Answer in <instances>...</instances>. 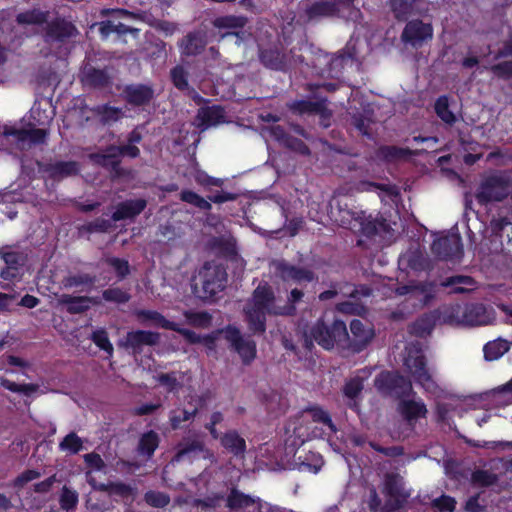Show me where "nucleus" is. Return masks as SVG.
Returning a JSON list of instances; mask_svg holds the SVG:
<instances>
[{
	"label": "nucleus",
	"mask_w": 512,
	"mask_h": 512,
	"mask_svg": "<svg viewBox=\"0 0 512 512\" xmlns=\"http://www.w3.org/2000/svg\"><path fill=\"white\" fill-rule=\"evenodd\" d=\"M225 339L229 342L242 359L244 364H250L256 357V344L253 340L244 338L235 327H227L224 331Z\"/></svg>",
	"instance_id": "nucleus-9"
},
{
	"label": "nucleus",
	"mask_w": 512,
	"mask_h": 512,
	"mask_svg": "<svg viewBox=\"0 0 512 512\" xmlns=\"http://www.w3.org/2000/svg\"><path fill=\"white\" fill-rule=\"evenodd\" d=\"M180 198L182 201L187 202L195 207H198L202 210H210L211 204L205 200L203 197L198 195L197 193L190 191V190H184L180 194Z\"/></svg>",
	"instance_id": "nucleus-46"
},
{
	"label": "nucleus",
	"mask_w": 512,
	"mask_h": 512,
	"mask_svg": "<svg viewBox=\"0 0 512 512\" xmlns=\"http://www.w3.org/2000/svg\"><path fill=\"white\" fill-rule=\"evenodd\" d=\"M91 111L100 118L103 124L116 122L123 116V112L120 108L109 105H99L91 109Z\"/></svg>",
	"instance_id": "nucleus-32"
},
{
	"label": "nucleus",
	"mask_w": 512,
	"mask_h": 512,
	"mask_svg": "<svg viewBox=\"0 0 512 512\" xmlns=\"http://www.w3.org/2000/svg\"><path fill=\"white\" fill-rule=\"evenodd\" d=\"M48 13L39 9H32L17 15V22L22 25H36L47 21Z\"/></svg>",
	"instance_id": "nucleus-36"
},
{
	"label": "nucleus",
	"mask_w": 512,
	"mask_h": 512,
	"mask_svg": "<svg viewBox=\"0 0 512 512\" xmlns=\"http://www.w3.org/2000/svg\"><path fill=\"white\" fill-rule=\"evenodd\" d=\"M197 413V408H194L191 411L182 410L178 415L176 411H172L170 414V423L173 429H178L182 422H186L191 420Z\"/></svg>",
	"instance_id": "nucleus-53"
},
{
	"label": "nucleus",
	"mask_w": 512,
	"mask_h": 512,
	"mask_svg": "<svg viewBox=\"0 0 512 512\" xmlns=\"http://www.w3.org/2000/svg\"><path fill=\"white\" fill-rule=\"evenodd\" d=\"M310 339L306 336V347L310 348L312 340L316 341L324 349H331L336 343L345 340L348 337L347 328L343 321L334 320L331 324L324 321H317L309 333Z\"/></svg>",
	"instance_id": "nucleus-6"
},
{
	"label": "nucleus",
	"mask_w": 512,
	"mask_h": 512,
	"mask_svg": "<svg viewBox=\"0 0 512 512\" xmlns=\"http://www.w3.org/2000/svg\"><path fill=\"white\" fill-rule=\"evenodd\" d=\"M94 283V278L88 274H76L65 277L62 280V285L66 289L79 287V286H91Z\"/></svg>",
	"instance_id": "nucleus-45"
},
{
	"label": "nucleus",
	"mask_w": 512,
	"mask_h": 512,
	"mask_svg": "<svg viewBox=\"0 0 512 512\" xmlns=\"http://www.w3.org/2000/svg\"><path fill=\"white\" fill-rule=\"evenodd\" d=\"M511 192V178L505 173H494L483 178L476 190L475 198L481 205L502 202Z\"/></svg>",
	"instance_id": "nucleus-3"
},
{
	"label": "nucleus",
	"mask_w": 512,
	"mask_h": 512,
	"mask_svg": "<svg viewBox=\"0 0 512 512\" xmlns=\"http://www.w3.org/2000/svg\"><path fill=\"white\" fill-rule=\"evenodd\" d=\"M432 504L440 512H452L455 509L456 501L450 496L442 495L441 497L434 499Z\"/></svg>",
	"instance_id": "nucleus-59"
},
{
	"label": "nucleus",
	"mask_w": 512,
	"mask_h": 512,
	"mask_svg": "<svg viewBox=\"0 0 512 512\" xmlns=\"http://www.w3.org/2000/svg\"><path fill=\"white\" fill-rule=\"evenodd\" d=\"M336 11L335 4L327 1L305 4L304 7L305 18L308 21L333 16Z\"/></svg>",
	"instance_id": "nucleus-24"
},
{
	"label": "nucleus",
	"mask_w": 512,
	"mask_h": 512,
	"mask_svg": "<svg viewBox=\"0 0 512 512\" xmlns=\"http://www.w3.org/2000/svg\"><path fill=\"white\" fill-rule=\"evenodd\" d=\"M78 503V494L76 491L71 490L67 487H63L62 493L60 496V505L61 508L69 512L73 510Z\"/></svg>",
	"instance_id": "nucleus-49"
},
{
	"label": "nucleus",
	"mask_w": 512,
	"mask_h": 512,
	"mask_svg": "<svg viewBox=\"0 0 512 512\" xmlns=\"http://www.w3.org/2000/svg\"><path fill=\"white\" fill-rule=\"evenodd\" d=\"M92 341L101 350L108 353L109 356L113 354V345L111 344L108 334L104 329H98L93 332L91 336Z\"/></svg>",
	"instance_id": "nucleus-48"
},
{
	"label": "nucleus",
	"mask_w": 512,
	"mask_h": 512,
	"mask_svg": "<svg viewBox=\"0 0 512 512\" xmlns=\"http://www.w3.org/2000/svg\"><path fill=\"white\" fill-rule=\"evenodd\" d=\"M356 227H359L361 232L367 236L373 235L377 232V224L372 220H368L364 212L362 219H359L356 223Z\"/></svg>",
	"instance_id": "nucleus-61"
},
{
	"label": "nucleus",
	"mask_w": 512,
	"mask_h": 512,
	"mask_svg": "<svg viewBox=\"0 0 512 512\" xmlns=\"http://www.w3.org/2000/svg\"><path fill=\"white\" fill-rule=\"evenodd\" d=\"M442 286H454L455 293L466 292L474 286V280L469 276H453L442 282Z\"/></svg>",
	"instance_id": "nucleus-39"
},
{
	"label": "nucleus",
	"mask_w": 512,
	"mask_h": 512,
	"mask_svg": "<svg viewBox=\"0 0 512 512\" xmlns=\"http://www.w3.org/2000/svg\"><path fill=\"white\" fill-rule=\"evenodd\" d=\"M144 499L148 505L155 508H163L170 503L169 495L159 491L146 492Z\"/></svg>",
	"instance_id": "nucleus-47"
},
{
	"label": "nucleus",
	"mask_w": 512,
	"mask_h": 512,
	"mask_svg": "<svg viewBox=\"0 0 512 512\" xmlns=\"http://www.w3.org/2000/svg\"><path fill=\"white\" fill-rule=\"evenodd\" d=\"M156 382L163 386L168 392H176L182 387V372L160 373L154 376Z\"/></svg>",
	"instance_id": "nucleus-31"
},
{
	"label": "nucleus",
	"mask_w": 512,
	"mask_h": 512,
	"mask_svg": "<svg viewBox=\"0 0 512 512\" xmlns=\"http://www.w3.org/2000/svg\"><path fill=\"white\" fill-rule=\"evenodd\" d=\"M104 491L107 492L110 496H116L122 498L123 500L130 501L134 499L135 495V488L123 482L108 483L106 484V489Z\"/></svg>",
	"instance_id": "nucleus-33"
},
{
	"label": "nucleus",
	"mask_w": 512,
	"mask_h": 512,
	"mask_svg": "<svg viewBox=\"0 0 512 512\" xmlns=\"http://www.w3.org/2000/svg\"><path fill=\"white\" fill-rule=\"evenodd\" d=\"M144 199L128 200L120 203L112 215L114 221H120L127 218H133L139 215L146 207Z\"/></svg>",
	"instance_id": "nucleus-22"
},
{
	"label": "nucleus",
	"mask_w": 512,
	"mask_h": 512,
	"mask_svg": "<svg viewBox=\"0 0 512 512\" xmlns=\"http://www.w3.org/2000/svg\"><path fill=\"white\" fill-rule=\"evenodd\" d=\"M400 413L408 420L425 417L427 409L422 401H402L399 405Z\"/></svg>",
	"instance_id": "nucleus-30"
},
{
	"label": "nucleus",
	"mask_w": 512,
	"mask_h": 512,
	"mask_svg": "<svg viewBox=\"0 0 512 512\" xmlns=\"http://www.w3.org/2000/svg\"><path fill=\"white\" fill-rule=\"evenodd\" d=\"M160 335L151 331H132L119 342V345L131 349L134 354L140 353L144 346H153L159 342Z\"/></svg>",
	"instance_id": "nucleus-15"
},
{
	"label": "nucleus",
	"mask_w": 512,
	"mask_h": 512,
	"mask_svg": "<svg viewBox=\"0 0 512 512\" xmlns=\"http://www.w3.org/2000/svg\"><path fill=\"white\" fill-rule=\"evenodd\" d=\"M226 282L225 269L213 262H206L192 279V292L195 297L212 302L224 290Z\"/></svg>",
	"instance_id": "nucleus-2"
},
{
	"label": "nucleus",
	"mask_w": 512,
	"mask_h": 512,
	"mask_svg": "<svg viewBox=\"0 0 512 512\" xmlns=\"http://www.w3.org/2000/svg\"><path fill=\"white\" fill-rule=\"evenodd\" d=\"M363 211L356 212L349 209L338 208V216H335V221L339 222L341 226L350 229L356 228V223L362 219Z\"/></svg>",
	"instance_id": "nucleus-37"
},
{
	"label": "nucleus",
	"mask_w": 512,
	"mask_h": 512,
	"mask_svg": "<svg viewBox=\"0 0 512 512\" xmlns=\"http://www.w3.org/2000/svg\"><path fill=\"white\" fill-rule=\"evenodd\" d=\"M261 62L268 68L274 70L285 69V63L281 54L276 50H265L260 54Z\"/></svg>",
	"instance_id": "nucleus-41"
},
{
	"label": "nucleus",
	"mask_w": 512,
	"mask_h": 512,
	"mask_svg": "<svg viewBox=\"0 0 512 512\" xmlns=\"http://www.w3.org/2000/svg\"><path fill=\"white\" fill-rule=\"evenodd\" d=\"M199 457L210 459L212 462L215 461L214 454L206 449L202 442L194 440L190 443L180 444L178 446V451L172 459V463H179L186 460L192 462Z\"/></svg>",
	"instance_id": "nucleus-16"
},
{
	"label": "nucleus",
	"mask_w": 512,
	"mask_h": 512,
	"mask_svg": "<svg viewBox=\"0 0 512 512\" xmlns=\"http://www.w3.org/2000/svg\"><path fill=\"white\" fill-rule=\"evenodd\" d=\"M103 298L106 301H112L116 303H125L129 300V295L119 288H110L103 292Z\"/></svg>",
	"instance_id": "nucleus-60"
},
{
	"label": "nucleus",
	"mask_w": 512,
	"mask_h": 512,
	"mask_svg": "<svg viewBox=\"0 0 512 512\" xmlns=\"http://www.w3.org/2000/svg\"><path fill=\"white\" fill-rule=\"evenodd\" d=\"M410 152L407 149L395 146H386L380 149V155L387 160H395L408 156Z\"/></svg>",
	"instance_id": "nucleus-54"
},
{
	"label": "nucleus",
	"mask_w": 512,
	"mask_h": 512,
	"mask_svg": "<svg viewBox=\"0 0 512 512\" xmlns=\"http://www.w3.org/2000/svg\"><path fill=\"white\" fill-rule=\"evenodd\" d=\"M83 446V442L76 433L71 432L64 437V439L59 443V449L63 452H67L70 454L78 453Z\"/></svg>",
	"instance_id": "nucleus-44"
},
{
	"label": "nucleus",
	"mask_w": 512,
	"mask_h": 512,
	"mask_svg": "<svg viewBox=\"0 0 512 512\" xmlns=\"http://www.w3.org/2000/svg\"><path fill=\"white\" fill-rule=\"evenodd\" d=\"M491 70L495 75L499 77H512V60L494 65L491 67Z\"/></svg>",
	"instance_id": "nucleus-63"
},
{
	"label": "nucleus",
	"mask_w": 512,
	"mask_h": 512,
	"mask_svg": "<svg viewBox=\"0 0 512 512\" xmlns=\"http://www.w3.org/2000/svg\"><path fill=\"white\" fill-rule=\"evenodd\" d=\"M310 413H311L312 419L315 422H321V423L327 425L332 432H336V427L333 424L331 417L325 410H323L319 407H314L310 410Z\"/></svg>",
	"instance_id": "nucleus-57"
},
{
	"label": "nucleus",
	"mask_w": 512,
	"mask_h": 512,
	"mask_svg": "<svg viewBox=\"0 0 512 512\" xmlns=\"http://www.w3.org/2000/svg\"><path fill=\"white\" fill-rule=\"evenodd\" d=\"M174 328H169V330H173L181 334L186 341H188L191 344L195 343H201L202 341L206 340V338L196 334L194 331L182 328L178 323L173 322Z\"/></svg>",
	"instance_id": "nucleus-58"
},
{
	"label": "nucleus",
	"mask_w": 512,
	"mask_h": 512,
	"mask_svg": "<svg viewBox=\"0 0 512 512\" xmlns=\"http://www.w3.org/2000/svg\"><path fill=\"white\" fill-rule=\"evenodd\" d=\"M433 254L442 260L460 258L462 255L461 238L458 235L441 237L432 244Z\"/></svg>",
	"instance_id": "nucleus-13"
},
{
	"label": "nucleus",
	"mask_w": 512,
	"mask_h": 512,
	"mask_svg": "<svg viewBox=\"0 0 512 512\" xmlns=\"http://www.w3.org/2000/svg\"><path fill=\"white\" fill-rule=\"evenodd\" d=\"M350 348L354 352H360L365 349L374 338V329L370 324L363 323L361 320L354 319L350 323Z\"/></svg>",
	"instance_id": "nucleus-14"
},
{
	"label": "nucleus",
	"mask_w": 512,
	"mask_h": 512,
	"mask_svg": "<svg viewBox=\"0 0 512 512\" xmlns=\"http://www.w3.org/2000/svg\"><path fill=\"white\" fill-rule=\"evenodd\" d=\"M186 323L196 328H208L211 325L212 317L206 311L186 310L183 313Z\"/></svg>",
	"instance_id": "nucleus-34"
},
{
	"label": "nucleus",
	"mask_w": 512,
	"mask_h": 512,
	"mask_svg": "<svg viewBox=\"0 0 512 512\" xmlns=\"http://www.w3.org/2000/svg\"><path fill=\"white\" fill-rule=\"evenodd\" d=\"M443 321L450 325L482 326L490 324L493 317L481 304L455 305L444 313Z\"/></svg>",
	"instance_id": "nucleus-4"
},
{
	"label": "nucleus",
	"mask_w": 512,
	"mask_h": 512,
	"mask_svg": "<svg viewBox=\"0 0 512 512\" xmlns=\"http://www.w3.org/2000/svg\"><path fill=\"white\" fill-rule=\"evenodd\" d=\"M435 111L438 117L447 124H453L456 121V116L449 109V102L446 96H441L435 103Z\"/></svg>",
	"instance_id": "nucleus-43"
},
{
	"label": "nucleus",
	"mask_w": 512,
	"mask_h": 512,
	"mask_svg": "<svg viewBox=\"0 0 512 512\" xmlns=\"http://www.w3.org/2000/svg\"><path fill=\"white\" fill-rule=\"evenodd\" d=\"M247 24V18L244 16H235V15H227L217 17L213 21L214 27L222 30H227V32L221 35V39H224L227 36H235L237 38V43L239 39V32L236 30L242 29Z\"/></svg>",
	"instance_id": "nucleus-20"
},
{
	"label": "nucleus",
	"mask_w": 512,
	"mask_h": 512,
	"mask_svg": "<svg viewBox=\"0 0 512 512\" xmlns=\"http://www.w3.org/2000/svg\"><path fill=\"white\" fill-rule=\"evenodd\" d=\"M510 349V342L505 339L498 338L488 342L484 348V357L488 361L497 360L502 357Z\"/></svg>",
	"instance_id": "nucleus-29"
},
{
	"label": "nucleus",
	"mask_w": 512,
	"mask_h": 512,
	"mask_svg": "<svg viewBox=\"0 0 512 512\" xmlns=\"http://www.w3.org/2000/svg\"><path fill=\"white\" fill-rule=\"evenodd\" d=\"M58 301L60 304L67 307L69 313H82L88 310L91 304L96 303L92 298L86 296H72L69 294H62Z\"/></svg>",
	"instance_id": "nucleus-25"
},
{
	"label": "nucleus",
	"mask_w": 512,
	"mask_h": 512,
	"mask_svg": "<svg viewBox=\"0 0 512 512\" xmlns=\"http://www.w3.org/2000/svg\"><path fill=\"white\" fill-rule=\"evenodd\" d=\"M207 45V33L204 30H197L188 33L179 43L181 53L186 56L200 54Z\"/></svg>",
	"instance_id": "nucleus-19"
},
{
	"label": "nucleus",
	"mask_w": 512,
	"mask_h": 512,
	"mask_svg": "<svg viewBox=\"0 0 512 512\" xmlns=\"http://www.w3.org/2000/svg\"><path fill=\"white\" fill-rule=\"evenodd\" d=\"M83 458L84 462L89 467L88 471H102L106 466L102 457L95 452L87 453Z\"/></svg>",
	"instance_id": "nucleus-55"
},
{
	"label": "nucleus",
	"mask_w": 512,
	"mask_h": 512,
	"mask_svg": "<svg viewBox=\"0 0 512 512\" xmlns=\"http://www.w3.org/2000/svg\"><path fill=\"white\" fill-rule=\"evenodd\" d=\"M225 122L224 110L219 106L203 107L197 112L194 124L201 131Z\"/></svg>",
	"instance_id": "nucleus-18"
},
{
	"label": "nucleus",
	"mask_w": 512,
	"mask_h": 512,
	"mask_svg": "<svg viewBox=\"0 0 512 512\" xmlns=\"http://www.w3.org/2000/svg\"><path fill=\"white\" fill-rule=\"evenodd\" d=\"M38 477H40L39 472L35 470H26L14 480V486L22 487L26 483L33 481Z\"/></svg>",
	"instance_id": "nucleus-64"
},
{
	"label": "nucleus",
	"mask_w": 512,
	"mask_h": 512,
	"mask_svg": "<svg viewBox=\"0 0 512 512\" xmlns=\"http://www.w3.org/2000/svg\"><path fill=\"white\" fill-rule=\"evenodd\" d=\"M106 262L115 270L121 279L129 274V263L127 260L111 257L108 258Z\"/></svg>",
	"instance_id": "nucleus-56"
},
{
	"label": "nucleus",
	"mask_w": 512,
	"mask_h": 512,
	"mask_svg": "<svg viewBox=\"0 0 512 512\" xmlns=\"http://www.w3.org/2000/svg\"><path fill=\"white\" fill-rule=\"evenodd\" d=\"M139 316L143 317L144 319L151 320L155 322L157 325H159L162 328L169 329L174 328L173 322L165 319L164 316H162L160 313L156 311L151 310H144L140 311L138 313Z\"/></svg>",
	"instance_id": "nucleus-52"
},
{
	"label": "nucleus",
	"mask_w": 512,
	"mask_h": 512,
	"mask_svg": "<svg viewBox=\"0 0 512 512\" xmlns=\"http://www.w3.org/2000/svg\"><path fill=\"white\" fill-rule=\"evenodd\" d=\"M46 171L54 179H63L76 175L79 172V164L75 161H58L49 164Z\"/></svg>",
	"instance_id": "nucleus-26"
},
{
	"label": "nucleus",
	"mask_w": 512,
	"mask_h": 512,
	"mask_svg": "<svg viewBox=\"0 0 512 512\" xmlns=\"http://www.w3.org/2000/svg\"><path fill=\"white\" fill-rule=\"evenodd\" d=\"M471 480L475 485L485 487L494 484L497 481V477L488 471L477 470L473 472Z\"/></svg>",
	"instance_id": "nucleus-51"
},
{
	"label": "nucleus",
	"mask_w": 512,
	"mask_h": 512,
	"mask_svg": "<svg viewBox=\"0 0 512 512\" xmlns=\"http://www.w3.org/2000/svg\"><path fill=\"white\" fill-rule=\"evenodd\" d=\"M140 151L138 147L134 145H124L120 147H113L110 149V155H127L131 158H136L139 155Z\"/></svg>",
	"instance_id": "nucleus-62"
},
{
	"label": "nucleus",
	"mask_w": 512,
	"mask_h": 512,
	"mask_svg": "<svg viewBox=\"0 0 512 512\" xmlns=\"http://www.w3.org/2000/svg\"><path fill=\"white\" fill-rule=\"evenodd\" d=\"M303 297V292L293 289L287 303L283 306L276 304L273 290L267 284L259 285L253 292L251 299L247 302L244 313L249 329L254 333H264L266 329V314L293 315L296 311L295 303Z\"/></svg>",
	"instance_id": "nucleus-1"
},
{
	"label": "nucleus",
	"mask_w": 512,
	"mask_h": 512,
	"mask_svg": "<svg viewBox=\"0 0 512 512\" xmlns=\"http://www.w3.org/2000/svg\"><path fill=\"white\" fill-rule=\"evenodd\" d=\"M126 100L133 105L148 103L154 95L153 89L147 85H130L124 90Z\"/></svg>",
	"instance_id": "nucleus-23"
},
{
	"label": "nucleus",
	"mask_w": 512,
	"mask_h": 512,
	"mask_svg": "<svg viewBox=\"0 0 512 512\" xmlns=\"http://www.w3.org/2000/svg\"><path fill=\"white\" fill-rule=\"evenodd\" d=\"M417 0H389V4L395 17L399 20H405L411 15L413 4Z\"/></svg>",
	"instance_id": "nucleus-40"
},
{
	"label": "nucleus",
	"mask_w": 512,
	"mask_h": 512,
	"mask_svg": "<svg viewBox=\"0 0 512 512\" xmlns=\"http://www.w3.org/2000/svg\"><path fill=\"white\" fill-rule=\"evenodd\" d=\"M271 265L275 275L285 282L302 283L311 282L314 279L312 271L291 265L284 260L273 261Z\"/></svg>",
	"instance_id": "nucleus-11"
},
{
	"label": "nucleus",
	"mask_w": 512,
	"mask_h": 512,
	"mask_svg": "<svg viewBox=\"0 0 512 512\" xmlns=\"http://www.w3.org/2000/svg\"><path fill=\"white\" fill-rule=\"evenodd\" d=\"M99 33L102 38H108L110 34L125 35L128 33L129 26L119 22L115 23L111 20L101 21L98 23Z\"/></svg>",
	"instance_id": "nucleus-42"
},
{
	"label": "nucleus",
	"mask_w": 512,
	"mask_h": 512,
	"mask_svg": "<svg viewBox=\"0 0 512 512\" xmlns=\"http://www.w3.org/2000/svg\"><path fill=\"white\" fill-rule=\"evenodd\" d=\"M15 138L16 145L21 150H26L34 145L46 142L48 131L46 129H20L9 132Z\"/></svg>",
	"instance_id": "nucleus-17"
},
{
	"label": "nucleus",
	"mask_w": 512,
	"mask_h": 512,
	"mask_svg": "<svg viewBox=\"0 0 512 512\" xmlns=\"http://www.w3.org/2000/svg\"><path fill=\"white\" fill-rule=\"evenodd\" d=\"M373 188L382 189L388 191V187L385 185L376 184L368 181H359L357 183H345L337 188L335 195L337 196H349L357 192L371 191Z\"/></svg>",
	"instance_id": "nucleus-27"
},
{
	"label": "nucleus",
	"mask_w": 512,
	"mask_h": 512,
	"mask_svg": "<svg viewBox=\"0 0 512 512\" xmlns=\"http://www.w3.org/2000/svg\"><path fill=\"white\" fill-rule=\"evenodd\" d=\"M171 79L173 84L180 90L188 89V73L182 66H176L171 70Z\"/></svg>",
	"instance_id": "nucleus-50"
},
{
	"label": "nucleus",
	"mask_w": 512,
	"mask_h": 512,
	"mask_svg": "<svg viewBox=\"0 0 512 512\" xmlns=\"http://www.w3.org/2000/svg\"><path fill=\"white\" fill-rule=\"evenodd\" d=\"M406 371L426 391L435 393L438 386L431 372L426 367L425 357L417 345H411L406 349L404 358Z\"/></svg>",
	"instance_id": "nucleus-5"
},
{
	"label": "nucleus",
	"mask_w": 512,
	"mask_h": 512,
	"mask_svg": "<svg viewBox=\"0 0 512 512\" xmlns=\"http://www.w3.org/2000/svg\"><path fill=\"white\" fill-rule=\"evenodd\" d=\"M77 34L76 27L65 20L57 19L52 21L47 26L46 38L48 41H63L66 38H71Z\"/></svg>",
	"instance_id": "nucleus-21"
},
{
	"label": "nucleus",
	"mask_w": 512,
	"mask_h": 512,
	"mask_svg": "<svg viewBox=\"0 0 512 512\" xmlns=\"http://www.w3.org/2000/svg\"><path fill=\"white\" fill-rule=\"evenodd\" d=\"M384 493L393 501L386 504L389 511L398 509L410 496L409 492L404 488L402 477L397 474L386 475Z\"/></svg>",
	"instance_id": "nucleus-12"
},
{
	"label": "nucleus",
	"mask_w": 512,
	"mask_h": 512,
	"mask_svg": "<svg viewBox=\"0 0 512 512\" xmlns=\"http://www.w3.org/2000/svg\"><path fill=\"white\" fill-rule=\"evenodd\" d=\"M433 38V27L430 23H424L421 20L409 21L401 34V40L404 44L414 48H420L425 42Z\"/></svg>",
	"instance_id": "nucleus-8"
},
{
	"label": "nucleus",
	"mask_w": 512,
	"mask_h": 512,
	"mask_svg": "<svg viewBox=\"0 0 512 512\" xmlns=\"http://www.w3.org/2000/svg\"><path fill=\"white\" fill-rule=\"evenodd\" d=\"M221 444L234 455L242 454L245 451V440L236 432H228L221 438Z\"/></svg>",
	"instance_id": "nucleus-35"
},
{
	"label": "nucleus",
	"mask_w": 512,
	"mask_h": 512,
	"mask_svg": "<svg viewBox=\"0 0 512 512\" xmlns=\"http://www.w3.org/2000/svg\"><path fill=\"white\" fill-rule=\"evenodd\" d=\"M227 506L232 510H241L243 512H264L274 510L267 504L262 503L259 498H253L236 489H233L227 498Z\"/></svg>",
	"instance_id": "nucleus-10"
},
{
	"label": "nucleus",
	"mask_w": 512,
	"mask_h": 512,
	"mask_svg": "<svg viewBox=\"0 0 512 512\" xmlns=\"http://www.w3.org/2000/svg\"><path fill=\"white\" fill-rule=\"evenodd\" d=\"M159 444V438L157 433L149 431L145 433L139 442L138 450L139 453L148 457L152 456Z\"/></svg>",
	"instance_id": "nucleus-38"
},
{
	"label": "nucleus",
	"mask_w": 512,
	"mask_h": 512,
	"mask_svg": "<svg viewBox=\"0 0 512 512\" xmlns=\"http://www.w3.org/2000/svg\"><path fill=\"white\" fill-rule=\"evenodd\" d=\"M374 384L379 392L398 396L406 394L412 389L411 381L397 372L380 373L375 378Z\"/></svg>",
	"instance_id": "nucleus-7"
},
{
	"label": "nucleus",
	"mask_w": 512,
	"mask_h": 512,
	"mask_svg": "<svg viewBox=\"0 0 512 512\" xmlns=\"http://www.w3.org/2000/svg\"><path fill=\"white\" fill-rule=\"evenodd\" d=\"M371 369H362L358 371L356 376L351 378L344 386V395L354 400L363 389V382L371 375Z\"/></svg>",
	"instance_id": "nucleus-28"
}]
</instances>
